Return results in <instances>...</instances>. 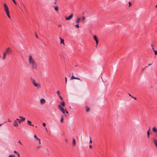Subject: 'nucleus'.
<instances>
[{"mask_svg": "<svg viewBox=\"0 0 157 157\" xmlns=\"http://www.w3.org/2000/svg\"><path fill=\"white\" fill-rule=\"evenodd\" d=\"M28 62L29 65L33 69H36L37 68V64L32 56H29Z\"/></svg>", "mask_w": 157, "mask_h": 157, "instance_id": "1", "label": "nucleus"}, {"mask_svg": "<svg viewBox=\"0 0 157 157\" xmlns=\"http://www.w3.org/2000/svg\"><path fill=\"white\" fill-rule=\"evenodd\" d=\"M12 52V49L10 47L7 48L3 53L2 59L3 60L6 59L7 55L10 54Z\"/></svg>", "mask_w": 157, "mask_h": 157, "instance_id": "2", "label": "nucleus"}, {"mask_svg": "<svg viewBox=\"0 0 157 157\" xmlns=\"http://www.w3.org/2000/svg\"><path fill=\"white\" fill-rule=\"evenodd\" d=\"M30 79L32 82L35 87L37 88H40L41 87L40 84L36 82L35 79L32 77L30 78Z\"/></svg>", "mask_w": 157, "mask_h": 157, "instance_id": "3", "label": "nucleus"}, {"mask_svg": "<svg viewBox=\"0 0 157 157\" xmlns=\"http://www.w3.org/2000/svg\"><path fill=\"white\" fill-rule=\"evenodd\" d=\"M58 107L59 109L63 113L65 114V111H66V109H64L61 106V105H58Z\"/></svg>", "mask_w": 157, "mask_h": 157, "instance_id": "4", "label": "nucleus"}, {"mask_svg": "<svg viewBox=\"0 0 157 157\" xmlns=\"http://www.w3.org/2000/svg\"><path fill=\"white\" fill-rule=\"evenodd\" d=\"M19 117L21 119V120H20L18 118H17L16 120L17 121H18L19 123L21 124V122H22L23 121H25V118L21 116H19Z\"/></svg>", "mask_w": 157, "mask_h": 157, "instance_id": "5", "label": "nucleus"}, {"mask_svg": "<svg viewBox=\"0 0 157 157\" xmlns=\"http://www.w3.org/2000/svg\"><path fill=\"white\" fill-rule=\"evenodd\" d=\"M4 6L5 8V10L6 12L9 11L8 7L6 3H4Z\"/></svg>", "mask_w": 157, "mask_h": 157, "instance_id": "6", "label": "nucleus"}, {"mask_svg": "<svg viewBox=\"0 0 157 157\" xmlns=\"http://www.w3.org/2000/svg\"><path fill=\"white\" fill-rule=\"evenodd\" d=\"M40 102L41 104L43 105L46 103V101L44 99L41 98L40 100Z\"/></svg>", "mask_w": 157, "mask_h": 157, "instance_id": "7", "label": "nucleus"}, {"mask_svg": "<svg viewBox=\"0 0 157 157\" xmlns=\"http://www.w3.org/2000/svg\"><path fill=\"white\" fill-rule=\"evenodd\" d=\"M73 17V14L72 13L69 17H66L65 19L66 20H69Z\"/></svg>", "mask_w": 157, "mask_h": 157, "instance_id": "8", "label": "nucleus"}, {"mask_svg": "<svg viewBox=\"0 0 157 157\" xmlns=\"http://www.w3.org/2000/svg\"><path fill=\"white\" fill-rule=\"evenodd\" d=\"M17 121L16 120H15L14 121V122L13 123V125L14 126L17 127V126H18V122H17Z\"/></svg>", "mask_w": 157, "mask_h": 157, "instance_id": "9", "label": "nucleus"}, {"mask_svg": "<svg viewBox=\"0 0 157 157\" xmlns=\"http://www.w3.org/2000/svg\"><path fill=\"white\" fill-rule=\"evenodd\" d=\"M59 39L60 40V44H63V45H65L64 40L62 39L61 37H59Z\"/></svg>", "mask_w": 157, "mask_h": 157, "instance_id": "10", "label": "nucleus"}, {"mask_svg": "<svg viewBox=\"0 0 157 157\" xmlns=\"http://www.w3.org/2000/svg\"><path fill=\"white\" fill-rule=\"evenodd\" d=\"M60 105H61V106H62V107H64L65 106V102L64 101H62L60 102Z\"/></svg>", "mask_w": 157, "mask_h": 157, "instance_id": "11", "label": "nucleus"}, {"mask_svg": "<svg viewBox=\"0 0 157 157\" xmlns=\"http://www.w3.org/2000/svg\"><path fill=\"white\" fill-rule=\"evenodd\" d=\"M86 111L87 112H88L90 111V109L89 107L88 106H85Z\"/></svg>", "mask_w": 157, "mask_h": 157, "instance_id": "12", "label": "nucleus"}, {"mask_svg": "<svg viewBox=\"0 0 157 157\" xmlns=\"http://www.w3.org/2000/svg\"><path fill=\"white\" fill-rule=\"evenodd\" d=\"M72 144L74 146L76 144L74 138H73L72 139Z\"/></svg>", "mask_w": 157, "mask_h": 157, "instance_id": "13", "label": "nucleus"}, {"mask_svg": "<svg viewBox=\"0 0 157 157\" xmlns=\"http://www.w3.org/2000/svg\"><path fill=\"white\" fill-rule=\"evenodd\" d=\"M150 128H149V129L147 132V137L148 138L149 137V136H150Z\"/></svg>", "mask_w": 157, "mask_h": 157, "instance_id": "14", "label": "nucleus"}, {"mask_svg": "<svg viewBox=\"0 0 157 157\" xmlns=\"http://www.w3.org/2000/svg\"><path fill=\"white\" fill-rule=\"evenodd\" d=\"M80 20V18H79V17L77 18L76 20V23H78L79 22Z\"/></svg>", "mask_w": 157, "mask_h": 157, "instance_id": "15", "label": "nucleus"}, {"mask_svg": "<svg viewBox=\"0 0 157 157\" xmlns=\"http://www.w3.org/2000/svg\"><path fill=\"white\" fill-rule=\"evenodd\" d=\"M27 123L28 124H29V125H30V126H34L33 125L31 124L32 123H31V121H28Z\"/></svg>", "mask_w": 157, "mask_h": 157, "instance_id": "16", "label": "nucleus"}, {"mask_svg": "<svg viewBox=\"0 0 157 157\" xmlns=\"http://www.w3.org/2000/svg\"><path fill=\"white\" fill-rule=\"evenodd\" d=\"M152 130L153 132H157V129L155 127H154L153 128Z\"/></svg>", "mask_w": 157, "mask_h": 157, "instance_id": "17", "label": "nucleus"}, {"mask_svg": "<svg viewBox=\"0 0 157 157\" xmlns=\"http://www.w3.org/2000/svg\"><path fill=\"white\" fill-rule=\"evenodd\" d=\"M154 143L155 146L157 147V141L155 140H154Z\"/></svg>", "mask_w": 157, "mask_h": 157, "instance_id": "18", "label": "nucleus"}, {"mask_svg": "<svg viewBox=\"0 0 157 157\" xmlns=\"http://www.w3.org/2000/svg\"><path fill=\"white\" fill-rule=\"evenodd\" d=\"M6 14L7 15L8 17L9 18H10V14H9V12L8 11V12H6Z\"/></svg>", "mask_w": 157, "mask_h": 157, "instance_id": "19", "label": "nucleus"}, {"mask_svg": "<svg viewBox=\"0 0 157 157\" xmlns=\"http://www.w3.org/2000/svg\"><path fill=\"white\" fill-rule=\"evenodd\" d=\"M60 122L61 123H63V117H62L60 119Z\"/></svg>", "mask_w": 157, "mask_h": 157, "instance_id": "20", "label": "nucleus"}, {"mask_svg": "<svg viewBox=\"0 0 157 157\" xmlns=\"http://www.w3.org/2000/svg\"><path fill=\"white\" fill-rule=\"evenodd\" d=\"M93 37L94 38V40H98L97 38V36H96L95 35H94L93 36Z\"/></svg>", "mask_w": 157, "mask_h": 157, "instance_id": "21", "label": "nucleus"}, {"mask_svg": "<svg viewBox=\"0 0 157 157\" xmlns=\"http://www.w3.org/2000/svg\"><path fill=\"white\" fill-rule=\"evenodd\" d=\"M55 10L56 11H57L58 10V7L57 6H55L54 8Z\"/></svg>", "mask_w": 157, "mask_h": 157, "instance_id": "22", "label": "nucleus"}, {"mask_svg": "<svg viewBox=\"0 0 157 157\" xmlns=\"http://www.w3.org/2000/svg\"><path fill=\"white\" fill-rule=\"evenodd\" d=\"M75 79L80 80L81 81H82V80H81L80 79V78H78V77H75Z\"/></svg>", "mask_w": 157, "mask_h": 157, "instance_id": "23", "label": "nucleus"}, {"mask_svg": "<svg viewBox=\"0 0 157 157\" xmlns=\"http://www.w3.org/2000/svg\"><path fill=\"white\" fill-rule=\"evenodd\" d=\"M34 137L36 138L37 140H39V139L38 138L36 135H34Z\"/></svg>", "mask_w": 157, "mask_h": 157, "instance_id": "24", "label": "nucleus"}, {"mask_svg": "<svg viewBox=\"0 0 157 157\" xmlns=\"http://www.w3.org/2000/svg\"><path fill=\"white\" fill-rule=\"evenodd\" d=\"M8 157H15V156L13 155H9Z\"/></svg>", "mask_w": 157, "mask_h": 157, "instance_id": "25", "label": "nucleus"}, {"mask_svg": "<svg viewBox=\"0 0 157 157\" xmlns=\"http://www.w3.org/2000/svg\"><path fill=\"white\" fill-rule=\"evenodd\" d=\"M64 140L65 142L66 143H68V140L67 139H64Z\"/></svg>", "mask_w": 157, "mask_h": 157, "instance_id": "26", "label": "nucleus"}, {"mask_svg": "<svg viewBox=\"0 0 157 157\" xmlns=\"http://www.w3.org/2000/svg\"><path fill=\"white\" fill-rule=\"evenodd\" d=\"M90 142H89V144H91L92 143V141L91 140V137L90 138Z\"/></svg>", "mask_w": 157, "mask_h": 157, "instance_id": "27", "label": "nucleus"}, {"mask_svg": "<svg viewBox=\"0 0 157 157\" xmlns=\"http://www.w3.org/2000/svg\"><path fill=\"white\" fill-rule=\"evenodd\" d=\"M75 26L77 28H78L79 27V26L78 24L75 25Z\"/></svg>", "mask_w": 157, "mask_h": 157, "instance_id": "28", "label": "nucleus"}, {"mask_svg": "<svg viewBox=\"0 0 157 157\" xmlns=\"http://www.w3.org/2000/svg\"><path fill=\"white\" fill-rule=\"evenodd\" d=\"M59 97L61 100H63V98L60 96L59 95Z\"/></svg>", "mask_w": 157, "mask_h": 157, "instance_id": "29", "label": "nucleus"}, {"mask_svg": "<svg viewBox=\"0 0 157 157\" xmlns=\"http://www.w3.org/2000/svg\"><path fill=\"white\" fill-rule=\"evenodd\" d=\"M57 94L59 96V91H58L57 92Z\"/></svg>", "mask_w": 157, "mask_h": 157, "instance_id": "30", "label": "nucleus"}, {"mask_svg": "<svg viewBox=\"0 0 157 157\" xmlns=\"http://www.w3.org/2000/svg\"><path fill=\"white\" fill-rule=\"evenodd\" d=\"M75 77H74V76L73 75L71 77V79H75Z\"/></svg>", "mask_w": 157, "mask_h": 157, "instance_id": "31", "label": "nucleus"}, {"mask_svg": "<svg viewBox=\"0 0 157 157\" xmlns=\"http://www.w3.org/2000/svg\"><path fill=\"white\" fill-rule=\"evenodd\" d=\"M42 125H43V126L44 127H45L46 126V124L45 123H43V124Z\"/></svg>", "mask_w": 157, "mask_h": 157, "instance_id": "32", "label": "nucleus"}, {"mask_svg": "<svg viewBox=\"0 0 157 157\" xmlns=\"http://www.w3.org/2000/svg\"><path fill=\"white\" fill-rule=\"evenodd\" d=\"M13 2L15 4V5H17V3L16 2L15 0H12Z\"/></svg>", "mask_w": 157, "mask_h": 157, "instance_id": "33", "label": "nucleus"}, {"mask_svg": "<svg viewBox=\"0 0 157 157\" xmlns=\"http://www.w3.org/2000/svg\"><path fill=\"white\" fill-rule=\"evenodd\" d=\"M154 52H155V55H157V51H156L155 50L154 51Z\"/></svg>", "mask_w": 157, "mask_h": 157, "instance_id": "34", "label": "nucleus"}, {"mask_svg": "<svg viewBox=\"0 0 157 157\" xmlns=\"http://www.w3.org/2000/svg\"><path fill=\"white\" fill-rule=\"evenodd\" d=\"M128 4H129V6H131L132 5V3L131 2H129Z\"/></svg>", "mask_w": 157, "mask_h": 157, "instance_id": "35", "label": "nucleus"}, {"mask_svg": "<svg viewBox=\"0 0 157 157\" xmlns=\"http://www.w3.org/2000/svg\"><path fill=\"white\" fill-rule=\"evenodd\" d=\"M65 83L67 84V77H65Z\"/></svg>", "mask_w": 157, "mask_h": 157, "instance_id": "36", "label": "nucleus"}, {"mask_svg": "<svg viewBox=\"0 0 157 157\" xmlns=\"http://www.w3.org/2000/svg\"><path fill=\"white\" fill-rule=\"evenodd\" d=\"M95 41L96 42V44L97 45L98 44V40H95Z\"/></svg>", "mask_w": 157, "mask_h": 157, "instance_id": "37", "label": "nucleus"}, {"mask_svg": "<svg viewBox=\"0 0 157 157\" xmlns=\"http://www.w3.org/2000/svg\"><path fill=\"white\" fill-rule=\"evenodd\" d=\"M38 140L39 141V144H40L41 143H40V139H39V140Z\"/></svg>", "mask_w": 157, "mask_h": 157, "instance_id": "38", "label": "nucleus"}, {"mask_svg": "<svg viewBox=\"0 0 157 157\" xmlns=\"http://www.w3.org/2000/svg\"><path fill=\"white\" fill-rule=\"evenodd\" d=\"M14 153L16 154H17L18 153L16 151H14Z\"/></svg>", "mask_w": 157, "mask_h": 157, "instance_id": "39", "label": "nucleus"}, {"mask_svg": "<svg viewBox=\"0 0 157 157\" xmlns=\"http://www.w3.org/2000/svg\"><path fill=\"white\" fill-rule=\"evenodd\" d=\"M85 19V17H82V20H84Z\"/></svg>", "mask_w": 157, "mask_h": 157, "instance_id": "40", "label": "nucleus"}, {"mask_svg": "<svg viewBox=\"0 0 157 157\" xmlns=\"http://www.w3.org/2000/svg\"><path fill=\"white\" fill-rule=\"evenodd\" d=\"M89 147L90 148H92V146H91V145L90 144L89 145Z\"/></svg>", "mask_w": 157, "mask_h": 157, "instance_id": "41", "label": "nucleus"}, {"mask_svg": "<svg viewBox=\"0 0 157 157\" xmlns=\"http://www.w3.org/2000/svg\"><path fill=\"white\" fill-rule=\"evenodd\" d=\"M132 98H134V99L136 100V98L135 97H134L133 96H132Z\"/></svg>", "mask_w": 157, "mask_h": 157, "instance_id": "42", "label": "nucleus"}, {"mask_svg": "<svg viewBox=\"0 0 157 157\" xmlns=\"http://www.w3.org/2000/svg\"><path fill=\"white\" fill-rule=\"evenodd\" d=\"M8 121L9 122H11V121L9 119H8Z\"/></svg>", "mask_w": 157, "mask_h": 157, "instance_id": "43", "label": "nucleus"}, {"mask_svg": "<svg viewBox=\"0 0 157 157\" xmlns=\"http://www.w3.org/2000/svg\"><path fill=\"white\" fill-rule=\"evenodd\" d=\"M18 143L21 144V145H22V143H21V142H20V141H19Z\"/></svg>", "mask_w": 157, "mask_h": 157, "instance_id": "44", "label": "nucleus"}, {"mask_svg": "<svg viewBox=\"0 0 157 157\" xmlns=\"http://www.w3.org/2000/svg\"><path fill=\"white\" fill-rule=\"evenodd\" d=\"M18 156H20V154L19 153H18L17 154Z\"/></svg>", "mask_w": 157, "mask_h": 157, "instance_id": "45", "label": "nucleus"}, {"mask_svg": "<svg viewBox=\"0 0 157 157\" xmlns=\"http://www.w3.org/2000/svg\"><path fill=\"white\" fill-rule=\"evenodd\" d=\"M152 50L153 51H154L155 50H154V48L153 47L152 48Z\"/></svg>", "mask_w": 157, "mask_h": 157, "instance_id": "46", "label": "nucleus"}, {"mask_svg": "<svg viewBox=\"0 0 157 157\" xmlns=\"http://www.w3.org/2000/svg\"><path fill=\"white\" fill-rule=\"evenodd\" d=\"M65 112H66V113L67 114L68 113V112L66 110V111H65Z\"/></svg>", "mask_w": 157, "mask_h": 157, "instance_id": "47", "label": "nucleus"}, {"mask_svg": "<svg viewBox=\"0 0 157 157\" xmlns=\"http://www.w3.org/2000/svg\"><path fill=\"white\" fill-rule=\"evenodd\" d=\"M151 65V64L149 63V64H148V65L149 66H150Z\"/></svg>", "mask_w": 157, "mask_h": 157, "instance_id": "48", "label": "nucleus"}, {"mask_svg": "<svg viewBox=\"0 0 157 157\" xmlns=\"http://www.w3.org/2000/svg\"><path fill=\"white\" fill-rule=\"evenodd\" d=\"M155 8H157V4H156V5L155 6Z\"/></svg>", "mask_w": 157, "mask_h": 157, "instance_id": "49", "label": "nucleus"}, {"mask_svg": "<svg viewBox=\"0 0 157 157\" xmlns=\"http://www.w3.org/2000/svg\"><path fill=\"white\" fill-rule=\"evenodd\" d=\"M129 96H131V97H132V96H131L130 94H129Z\"/></svg>", "mask_w": 157, "mask_h": 157, "instance_id": "50", "label": "nucleus"}, {"mask_svg": "<svg viewBox=\"0 0 157 157\" xmlns=\"http://www.w3.org/2000/svg\"><path fill=\"white\" fill-rule=\"evenodd\" d=\"M36 38H38V37L37 35H36Z\"/></svg>", "mask_w": 157, "mask_h": 157, "instance_id": "51", "label": "nucleus"}, {"mask_svg": "<svg viewBox=\"0 0 157 157\" xmlns=\"http://www.w3.org/2000/svg\"><path fill=\"white\" fill-rule=\"evenodd\" d=\"M151 46L152 47H152H153V46H152V45H151Z\"/></svg>", "mask_w": 157, "mask_h": 157, "instance_id": "52", "label": "nucleus"}, {"mask_svg": "<svg viewBox=\"0 0 157 157\" xmlns=\"http://www.w3.org/2000/svg\"><path fill=\"white\" fill-rule=\"evenodd\" d=\"M2 125V124H0V126H1Z\"/></svg>", "mask_w": 157, "mask_h": 157, "instance_id": "53", "label": "nucleus"}, {"mask_svg": "<svg viewBox=\"0 0 157 157\" xmlns=\"http://www.w3.org/2000/svg\"><path fill=\"white\" fill-rule=\"evenodd\" d=\"M35 127H36V128H37V127L36 126H35Z\"/></svg>", "mask_w": 157, "mask_h": 157, "instance_id": "54", "label": "nucleus"}, {"mask_svg": "<svg viewBox=\"0 0 157 157\" xmlns=\"http://www.w3.org/2000/svg\"><path fill=\"white\" fill-rule=\"evenodd\" d=\"M18 157H20V156H18Z\"/></svg>", "mask_w": 157, "mask_h": 157, "instance_id": "55", "label": "nucleus"}, {"mask_svg": "<svg viewBox=\"0 0 157 157\" xmlns=\"http://www.w3.org/2000/svg\"><path fill=\"white\" fill-rule=\"evenodd\" d=\"M55 1H56L57 0H55Z\"/></svg>", "mask_w": 157, "mask_h": 157, "instance_id": "56", "label": "nucleus"}]
</instances>
